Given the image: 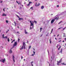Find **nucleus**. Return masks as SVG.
<instances>
[{"mask_svg":"<svg viewBox=\"0 0 66 66\" xmlns=\"http://www.w3.org/2000/svg\"><path fill=\"white\" fill-rule=\"evenodd\" d=\"M25 60H26V59H24V61Z\"/></svg>","mask_w":66,"mask_h":66,"instance_id":"59","label":"nucleus"},{"mask_svg":"<svg viewBox=\"0 0 66 66\" xmlns=\"http://www.w3.org/2000/svg\"><path fill=\"white\" fill-rule=\"evenodd\" d=\"M57 65H59V63H57Z\"/></svg>","mask_w":66,"mask_h":66,"instance_id":"56","label":"nucleus"},{"mask_svg":"<svg viewBox=\"0 0 66 66\" xmlns=\"http://www.w3.org/2000/svg\"><path fill=\"white\" fill-rule=\"evenodd\" d=\"M6 22L7 23H8V22H9V21H7V20H6Z\"/></svg>","mask_w":66,"mask_h":66,"instance_id":"21","label":"nucleus"},{"mask_svg":"<svg viewBox=\"0 0 66 66\" xmlns=\"http://www.w3.org/2000/svg\"><path fill=\"white\" fill-rule=\"evenodd\" d=\"M13 42H15V40L14 39L11 42V43H13Z\"/></svg>","mask_w":66,"mask_h":66,"instance_id":"25","label":"nucleus"},{"mask_svg":"<svg viewBox=\"0 0 66 66\" xmlns=\"http://www.w3.org/2000/svg\"><path fill=\"white\" fill-rule=\"evenodd\" d=\"M61 28H63V27H60V28H59V29H61Z\"/></svg>","mask_w":66,"mask_h":66,"instance_id":"31","label":"nucleus"},{"mask_svg":"<svg viewBox=\"0 0 66 66\" xmlns=\"http://www.w3.org/2000/svg\"><path fill=\"white\" fill-rule=\"evenodd\" d=\"M34 54H32V56H33L34 55Z\"/></svg>","mask_w":66,"mask_h":66,"instance_id":"55","label":"nucleus"},{"mask_svg":"<svg viewBox=\"0 0 66 66\" xmlns=\"http://www.w3.org/2000/svg\"><path fill=\"white\" fill-rule=\"evenodd\" d=\"M25 34H27V33H28V32H27V31H26V30H25Z\"/></svg>","mask_w":66,"mask_h":66,"instance_id":"16","label":"nucleus"},{"mask_svg":"<svg viewBox=\"0 0 66 66\" xmlns=\"http://www.w3.org/2000/svg\"><path fill=\"white\" fill-rule=\"evenodd\" d=\"M64 12L60 14V15H63V14H64Z\"/></svg>","mask_w":66,"mask_h":66,"instance_id":"17","label":"nucleus"},{"mask_svg":"<svg viewBox=\"0 0 66 66\" xmlns=\"http://www.w3.org/2000/svg\"><path fill=\"white\" fill-rule=\"evenodd\" d=\"M40 5V4L38 3V5H37V4H35V6H39Z\"/></svg>","mask_w":66,"mask_h":66,"instance_id":"9","label":"nucleus"},{"mask_svg":"<svg viewBox=\"0 0 66 66\" xmlns=\"http://www.w3.org/2000/svg\"><path fill=\"white\" fill-rule=\"evenodd\" d=\"M14 23L15 24H16V22H14Z\"/></svg>","mask_w":66,"mask_h":66,"instance_id":"53","label":"nucleus"},{"mask_svg":"<svg viewBox=\"0 0 66 66\" xmlns=\"http://www.w3.org/2000/svg\"><path fill=\"white\" fill-rule=\"evenodd\" d=\"M17 33H18V34H19V33L18 32H17Z\"/></svg>","mask_w":66,"mask_h":66,"instance_id":"54","label":"nucleus"},{"mask_svg":"<svg viewBox=\"0 0 66 66\" xmlns=\"http://www.w3.org/2000/svg\"><path fill=\"white\" fill-rule=\"evenodd\" d=\"M30 5V4H27V6H29V5Z\"/></svg>","mask_w":66,"mask_h":66,"instance_id":"35","label":"nucleus"},{"mask_svg":"<svg viewBox=\"0 0 66 66\" xmlns=\"http://www.w3.org/2000/svg\"><path fill=\"white\" fill-rule=\"evenodd\" d=\"M59 17L58 16V15H57L55 16V18L54 19H53L51 21V23H52L53 22H54V21H55V20L57 19V20L59 19Z\"/></svg>","mask_w":66,"mask_h":66,"instance_id":"2","label":"nucleus"},{"mask_svg":"<svg viewBox=\"0 0 66 66\" xmlns=\"http://www.w3.org/2000/svg\"><path fill=\"white\" fill-rule=\"evenodd\" d=\"M12 58L13 59V62H15V60H14V59H15V57H14V55H13Z\"/></svg>","mask_w":66,"mask_h":66,"instance_id":"8","label":"nucleus"},{"mask_svg":"<svg viewBox=\"0 0 66 66\" xmlns=\"http://www.w3.org/2000/svg\"><path fill=\"white\" fill-rule=\"evenodd\" d=\"M62 42H64V40H63V41H62Z\"/></svg>","mask_w":66,"mask_h":66,"instance_id":"61","label":"nucleus"},{"mask_svg":"<svg viewBox=\"0 0 66 66\" xmlns=\"http://www.w3.org/2000/svg\"><path fill=\"white\" fill-rule=\"evenodd\" d=\"M21 9H22V8H21V7H20V10Z\"/></svg>","mask_w":66,"mask_h":66,"instance_id":"47","label":"nucleus"},{"mask_svg":"<svg viewBox=\"0 0 66 66\" xmlns=\"http://www.w3.org/2000/svg\"><path fill=\"white\" fill-rule=\"evenodd\" d=\"M26 2H24V4H26Z\"/></svg>","mask_w":66,"mask_h":66,"instance_id":"60","label":"nucleus"},{"mask_svg":"<svg viewBox=\"0 0 66 66\" xmlns=\"http://www.w3.org/2000/svg\"><path fill=\"white\" fill-rule=\"evenodd\" d=\"M61 65H66V63L65 64L64 63H61Z\"/></svg>","mask_w":66,"mask_h":66,"instance_id":"12","label":"nucleus"},{"mask_svg":"<svg viewBox=\"0 0 66 66\" xmlns=\"http://www.w3.org/2000/svg\"><path fill=\"white\" fill-rule=\"evenodd\" d=\"M4 35L3 34V38H5V37H4Z\"/></svg>","mask_w":66,"mask_h":66,"instance_id":"19","label":"nucleus"},{"mask_svg":"<svg viewBox=\"0 0 66 66\" xmlns=\"http://www.w3.org/2000/svg\"><path fill=\"white\" fill-rule=\"evenodd\" d=\"M40 66H42V63H40Z\"/></svg>","mask_w":66,"mask_h":66,"instance_id":"32","label":"nucleus"},{"mask_svg":"<svg viewBox=\"0 0 66 66\" xmlns=\"http://www.w3.org/2000/svg\"><path fill=\"white\" fill-rule=\"evenodd\" d=\"M64 39H65V42H66V38H64Z\"/></svg>","mask_w":66,"mask_h":66,"instance_id":"52","label":"nucleus"},{"mask_svg":"<svg viewBox=\"0 0 66 66\" xmlns=\"http://www.w3.org/2000/svg\"><path fill=\"white\" fill-rule=\"evenodd\" d=\"M26 46H25V43L23 42V46H22V47L20 48V50H22V49H23V48H24V49H26Z\"/></svg>","mask_w":66,"mask_h":66,"instance_id":"3","label":"nucleus"},{"mask_svg":"<svg viewBox=\"0 0 66 66\" xmlns=\"http://www.w3.org/2000/svg\"><path fill=\"white\" fill-rule=\"evenodd\" d=\"M29 50H30V49H28V50L27 51V54H29Z\"/></svg>","mask_w":66,"mask_h":66,"instance_id":"11","label":"nucleus"},{"mask_svg":"<svg viewBox=\"0 0 66 66\" xmlns=\"http://www.w3.org/2000/svg\"><path fill=\"white\" fill-rule=\"evenodd\" d=\"M15 15L17 16V17H18L19 18V20H23V18H19V16H18V15L16 14Z\"/></svg>","mask_w":66,"mask_h":66,"instance_id":"4","label":"nucleus"},{"mask_svg":"<svg viewBox=\"0 0 66 66\" xmlns=\"http://www.w3.org/2000/svg\"><path fill=\"white\" fill-rule=\"evenodd\" d=\"M5 38H6V39H7V37L6 36L5 37Z\"/></svg>","mask_w":66,"mask_h":66,"instance_id":"38","label":"nucleus"},{"mask_svg":"<svg viewBox=\"0 0 66 66\" xmlns=\"http://www.w3.org/2000/svg\"><path fill=\"white\" fill-rule=\"evenodd\" d=\"M61 22H62V21H61L59 23V24H60V23H61Z\"/></svg>","mask_w":66,"mask_h":66,"instance_id":"36","label":"nucleus"},{"mask_svg":"<svg viewBox=\"0 0 66 66\" xmlns=\"http://www.w3.org/2000/svg\"><path fill=\"white\" fill-rule=\"evenodd\" d=\"M5 8L4 9H3V11H5Z\"/></svg>","mask_w":66,"mask_h":66,"instance_id":"37","label":"nucleus"},{"mask_svg":"<svg viewBox=\"0 0 66 66\" xmlns=\"http://www.w3.org/2000/svg\"><path fill=\"white\" fill-rule=\"evenodd\" d=\"M16 23L15 24L14 26H16Z\"/></svg>","mask_w":66,"mask_h":66,"instance_id":"51","label":"nucleus"},{"mask_svg":"<svg viewBox=\"0 0 66 66\" xmlns=\"http://www.w3.org/2000/svg\"><path fill=\"white\" fill-rule=\"evenodd\" d=\"M56 47H57V48H58V46H57Z\"/></svg>","mask_w":66,"mask_h":66,"instance_id":"63","label":"nucleus"},{"mask_svg":"<svg viewBox=\"0 0 66 66\" xmlns=\"http://www.w3.org/2000/svg\"><path fill=\"white\" fill-rule=\"evenodd\" d=\"M62 48L61 49V51L60 52H59L61 53H62Z\"/></svg>","mask_w":66,"mask_h":66,"instance_id":"15","label":"nucleus"},{"mask_svg":"<svg viewBox=\"0 0 66 66\" xmlns=\"http://www.w3.org/2000/svg\"><path fill=\"white\" fill-rule=\"evenodd\" d=\"M53 29H52V31H51V33L50 34H51V33H52V31H53Z\"/></svg>","mask_w":66,"mask_h":66,"instance_id":"26","label":"nucleus"},{"mask_svg":"<svg viewBox=\"0 0 66 66\" xmlns=\"http://www.w3.org/2000/svg\"><path fill=\"white\" fill-rule=\"evenodd\" d=\"M33 7H31L30 8V9H31V10H33Z\"/></svg>","mask_w":66,"mask_h":66,"instance_id":"34","label":"nucleus"},{"mask_svg":"<svg viewBox=\"0 0 66 66\" xmlns=\"http://www.w3.org/2000/svg\"><path fill=\"white\" fill-rule=\"evenodd\" d=\"M64 34V35L63 36V37H65V33H63Z\"/></svg>","mask_w":66,"mask_h":66,"instance_id":"39","label":"nucleus"},{"mask_svg":"<svg viewBox=\"0 0 66 66\" xmlns=\"http://www.w3.org/2000/svg\"><path fill=\"white\" fill-rule=\"evenodd\" d=\"M62 59H61L59 61L57 62V63L58 64H59L60 63H61V61H62Z\"/></svg>","mask_w":66,"mask_h":66,"instance_id":"7","label":"nucleus"},{"mask_svg":"<svg viewBox=\"0 0 66 66\" xmlns=\"http://www.w3.org/2000/svg\"><path fill=\"white\" fill-rule=\"evenodd\" d=\"M31 45H30V46L29 47L28 49H30L31 48Z\"/></svg>","mask_w":66,"mask_h":66,"instance_id":"22","label":"nucleus"},{"mask_svg":"<svg viewBox=\"0 0 66 66\" xmlns=\"http://www.w3.org/2000/svg\"><path fill=\"white\" fill-rule=\"evenodd\" d=\"M30 30H31L32 29V28L31 27V26L32 27V28L34 29V23L32 21H30Z\"/></svg>","mask_w":66,"mask_h":66,"instance_id":"1","label":"nucleus"},{"mask_svg":"<svg viewBox=\"0 0 66 66\" xmlns=\"http://www.w3.org/2000/svg\"><path fill=\"white\" fill-rule=\"evenodd\" d=\"M1 61L2 62H3V63H4V62H5V59H3Z\"/></svg>","mask_w":66,"mask_h":66,"instance_id":"5","label":"nucleus"},{"mask_svg":"<svg viewBox=\"0 0 66 66\" xmlns=\"http://www.w3.org/2000/svg\"><path fill=\"white\" fill-rule=\"evenodd\" d=\"M42 28H40V32H41L42 31Z\"/></svg>","mask_w":66,"mask_h":66,"instance_id":"20","label":"nucleus"},{"mask_svg":"<svg viewBox=\"0 0 66 66\" xmlns=\"http://www.w3.org/2000/svg\"><path fill=\"white\" fill-rule=\"evenodd\" d=\"M64 13H66V11L64 12Z\"/></svg>","mask_w":66,"mask_h":66,"instance_id":"64","label":"nucleus"},{"mask_svg":"<svg viewBox=\"0 0 66 66\" xmlns=\"http://www.w3.org/2000/svg\"><path fill=\"white\" fill-rule=\"evenodd\" d=\"M50 44H51V41H50Z\"/></svg>","mask_w":66,"mask_h":66,"instance_id":"41","label":"nucleus"},{"mask_svg":"<svg viewBox=\"0 0 66 66\" xmlns=\"http://www.w3.org/2000/svg\"><path fill=\"white\" fill-rule=\"evenodd\" d=\"M22 58H23V57H22V56H21V59H22Z\"/></svg>","mask_w":66,"mask_h":66,"instance_id":"46","label":"nucleus"},{"mask_svg":"<svg viewBox=\"0 0 66 66\" xmlns=\"http://www.w3.org/2000/svg\"><path fill=\"white\" fill-rule=\"evenodd\" d=\"M2 16H6V14H5V13H3L2 15Z\"/></svg>","mask_w":66,"mask_h":66,"instance_id":"10","label":"nucleus"},{"mask_svg":"<svg viewBox=\"0 0 66 66\" xmlns=\"http://www.w3.org/2000/svg\"><path fill=\"white\" fill-rule=\"evenodd\" d=\"M65 28H66V27H65L64 28H63V30H62V31H63V30H65Z\"/></svg>","mask_w":66,"mask_h":66,"instance_id":"33","label":"nucleus"},{"mask_svg":"<svg viewBox=\"0 0 66 66\" xmlns=\"http://www.w3.org/2000/svg\"><path fill=\"white\" fill-rule=\"evenodd\" d=\"M55 39H56H56H57L56 38H55Z\"/></svg>","mask_w":66,"mask_h":66,"instance_id":"62","label":"nucleus"},{"mask_svg":"<svg viewBox=\"0 0 66 66\" xmlns=\"http://www.w3.org/2000/svg\"><path fill=\"white\" fill-rule=\"evenodd\" d=\"M59 36V35H58L57 36V37H58V36Z\"/></svg>","mask_w":66,"mask_h":66,"instance_id":"58","label":"nucleus"},{"mask_svg":"<svg viewBox=\"0 0 66 66\" xmlns=\"http://www.w3.org/2000/svg\"><path fill=\"white\" fill-rule=\"evenodd\" d=\"M31 3H32V2H29V4L30 5V4H31Z\"/></svg>","mask_w":66,"mask_h":66,"instance_id":"28","label":"nucleus"},{"mask_svg":"<svg viewBox=\"0 0 66 66\" xmlns=\"http://www.w3.org/2000/svg\"><path fill=\"white\" fill-rule=\"evenodd\" d=\"M17 44V42H15L14 43V44L13 45V46H16Z\"/></svg>","mask_w":66,"mask_h":66,"instance_id":"6","label":"nucleus"},{"mask_svg":"<svg viewBox=\"0 0 66 66\" xmlns=\"http://www.w3.org/2000/svg\"><path fill=\"white\" fill-rule=\"evenodd\" d=\"M44 8V6H41V9H43Z\"/></svg>","mask_w":66,"mask_h":66,"instance_id":"14","label":"nucleus"},{"mask_svg":"<svg viewBox=\"0 0 66 66\" xmlns=\"http://www.w3.org/2000/svg\"><path fill=\"white\" fill-rule=\"evenodd\" d=\"M33 51L34 53V54H35V52L34 51Z\"/></svg>","mask_w":66,"mask_h":66,"instance_id":"43","label":"nucleus"},{"mask_svg":"<svg viewBox=\"0 0 66 66\" xmlns=\"http://www.w3.org/2000/svg\"><path fill=\"white\" fill-rule=\"evenodd\" d=\"M9 29H8L7 31H6V33H7L8 32H9Z\"/></svg>","mask_w":66,"mask_h":66,"instance_id":"24","label":"nucleus"},{"mask_svg":"<svg viewBox=\"0 0 66 66\" xmlns=\"http://www.w3.org/2000/svg\"><path fill=\"white\" fill-rule=\"evenodd\" d=\"M57 7H59V5H57Z\"/></svg>","mask_w":66,"mask_h":66,"instance_id":"49","label":"nucleus"},{"mask_svg":"<svg viewBox=\"0 0 66 66\" xmlns=\"http://www.w3.org/2000/svg\"><path fill=\"white\" fill-rule=\"evenodd\" d=\"M16 2L17 3H18V1H16Z\"/></svg>","mask_w":66,"mask_h":66,"instance_id":"48","label":"nucleus"},{"mask_svg":"<svg viewBox=\"0 0 66 66\" xmlns=\"http://www.w3.org/2000/svg\"><path fill=\"white\" fill-rule=\"evenodd\" d=\"M19 40H20V39L19 38L18 39V42H19Z\"/></svg>","mask_w":66,"mask_h":66,"instance_id":"40","label":"nucleus"},{"mask_svg":"<svg viewBox=\"0 0 66 66\" xmlns=\"http://www.w3.org/2000/svg\"><path fill=\"white\" fill-rule=\"evenodd\" d=\"M51 66H54V65L53 64V65H51Z\"/></svg>","mask_w":66,"mask_h":66,"instance_id":"44","label":"nucleus"},{"mask_svg":"<svg viewBox=\"0 0 66 66\" xmlns=\"http://www.w3.org/2000/svg\"><path fill=\"white\" fill-rule=\"evenodd\" d=\"M18 14H19V15H20V13H19L18 12Z\"/></svg>","mask_w":66,"mask_h":66,"instance_id":"45","label":"nucleus"},{"mask_svg":"<svg viewBox=\"0 0 66 66\" xmlns=\"http://www.w3.org/2000/svg\"><path fill=\"white\" fill-rule=\"evenodd\" d=\"M34 22H35L36 23H37V22L35 21H34Z\"/></svg>","mask_w":66,"mask_h":66,"instance_id":"30","label":"nucleus"},{"mask_svg":"<svg viewBox=\"0 0 66 66\" xmlns=\"http://www.w3.org/2000/svg\"><path fill=\"white\" fill-rule=\"evenodd\" d=\"M47 51H48V55H49V51H48V50H47Z\"/></svg>","mask_w":66,"mask_h":66,"instance_id":"42","label":"nucleus"},{"mask_svg":"<svg viewBox=\"0 0 66 66\" xmlns=\"http://www.w3.org/2000/svg\"><path fill=\"white\" fill-rule=\"evenodd\" d=\"M2 0H0V3H2Z\"/></svg>","mask_w":66,"mask_h":66,"instance_id":"29","label":"nucleus"},{"mask_svg":"<svg viewBox=\"0 0 66 66\" xmlns=\"http://www.w3.org/2000/svg\"><path fill=\"white\" fill-rule=\"evenodd\" d=\"M61 42V40H60V41H59V42Z\"/></svg>","mask_w":66,"mask_h":66,"instance_id":"50","label":"nucleus"},{"mask_svg":"<svg viewBox=\"0 0 66 66\" xmlns=\"http://www.w3.org/2000/svg\"><path fill=\"white\" fill-rule=\"evenodd\" d=\"M60 47L59 48H58V50H60V48H61V46L60 45Z\"/></svg>","mask_w":66,"mask_h":66,"instance_id":"23","label":"nucleus"},{"mask_svg":"<svg viewBox=\"0 0 66 66\" xmlns=\"http://www.w3.org/2000/svg\"><path fill=\"white\" fill-rule=\"evenodd\" d=\"M7 41L8 42H10V39H9V38H7Z\"/></svg>","mask_w":66,"mask_h":66,"instance_id":"18","label":"nucleus"},{"mask_svg":"<svg viewBox=\"0 0 66 66\" xmlns=\"http://www.w3.org/2000/svg\"><path fill=\"white\" fill-rule=\"evenodd\" d=\"M9 53H12V51L11 50H10L9 51Z\"/></svg>","mask_w":66,"mask_h":66,"instance_id":"13","label":"nucleus"},{"mask_svg":"<svg viewBox=\"0 0 66 66\" xmlns=\"http://www.w3.org/2000/svg\"><path fill=\"white\" fill-rule=\"evenodd\" d=\"M31 63V64L32 66H33V64H32V63H33V62H32Z\"/></svg>","mask_w":66,"mask_h":66,"instance_id":"27","label":"nucleus"},{"mask_svg":"<svg viewBox=\"0 0 66 66\" xmlns=\"http://www.w3.org/2000/svg\"><path fill=\"white\" fill-rule=\"evenodd\" d=\"M18 29H19V26H18Z\"/></svg>","mask_w":66,"mask_h":66,"instance_id":"57","label":"nucleus"}]
</instances>
